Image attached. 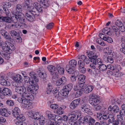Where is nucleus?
I'll return each instance as SVG.
<instances>
[{
  "label": "nucleus",
  "instance_id": "6e6d98bb",
  "mask_svg": "<svg viewBox=\"0 0 125 125\" xmlns=\"http://www.w3.org/2000/svg\"><path fill=\"white\" fill-rule=\"evenodd\" d=\"M88 122L89 121V125H93L95 122V120L93 119L90 116V118L88 119Z\"/></svg>",
  "mask_w": 125,
  "mask_h": 125
},
{
  "label": "nucleus",
  "instance_id": "412c9836",
  "mask_svg": "<svg viewBox=\"0 0 125 125\" xmlns=\"http://www.w3.org/2000/svg\"><path fill=\"white\" fill-rule=\"evenodd\" d=\"M80 101V98L74 100L71 103L70 105V108L72 109H74L79 105Z\"/></svg>",
  "mask_w": 125,
  "mask_h": 125
},
{
  "label": "nucleus",
  "instance_id": "20e7f679",
  "mask_svg": "<svg viewBox=\"0 0 125 125\" xmlns=\"http://www.w3.org/2000/svg\"><path fill=\"white\" fill-rule=\"evenodd\" d=\"M16 12L14 14L15 17L13 18L15 19L14 20V22H16V20L22 21L24 19L23 17L24 16L23 14L22 13V6L19 4L16 5Z\"/></svg>",
  "mask_w": 125,
  "mask_h": 125
},
{
  "label": "nucleus",
  "instance_id": "bb28decb",
  "mask_svg": "<svg viewBox=\"0 0 125 125\" xmlns=\"http://www.w3.org/2000/svg\"><path fill=\"white\" fill-rule=\"evenodd\" d=\"M103 35V34L100 33L99 34V35L100 38H102V35ZM102 37V39L103 40L107 41L109 43H111L113 42L112 39L109 37L105 36H103Z\"/></svg>",
  "mask_w": 125,
  "mask_h": 125
},
{
  "label": "nucleus",
  "instance_id": "37998d69",
  "mask_svg": "<svg viewBox=\"0 0 125 125\" xmlns=\"http://www.w3.org/2000/svg\"><path fill=\"white\" fill-rule=\"evenodd\" d=\"M54 121L55 122V123H61L62 122V119L60 116L58 115H56Z\"/></svg>",
  "mask_w": 125,
  "mask_h": 125
},
{
  "label": "nucleus",
  "instance_id": "f704fd0d",
  "mask_svg": "<svg viewBox=\"0 0 125 125\" xmlns=\"http://www.w3.org/2000/svg\"><path fill=\"white\" fill-rule=\"evenodd\" d=\"M48 112L47 115L48 118L47 120H54L56 115L50 111H49Z\"/></svg>",
  "mask_w": 125,
  "mask_h": 125
},
{
  "label": "nucleus",
  "instance_id": "c9c22d12",
  "mask_svg": "<svg viewBox=\"0 0 125 125\" xmlns=\"http://www.w3.org/2000/svg\"><path fill=\"white\" fill-rule=\"evenodd\" d=\"M102 32L109 35H111L112 34V32L110 31V29L107 27H105L102 30Z\"/></svg>",
  "mask_w": 125,
  "mask_h": 125
},
{
  "label": "nucleus",
  "instance_id": "4468645a",
  "mask_svg": "<svg viewBox=\"0 0 125 125\" xmlns=\"http://www.w3.org/2000/svg\"><path fill=\"white\" fill-rule=\"evenodd\" d=\"M30 6L33 7L34 8V11H36L37 10L38 12L42 11V5H40L38 2H35L32 4L31 1V4L30 5Z\"/></svg>",
  "mask_w": 125,
  "mask_h": 125
},
{
  "label": "nucleus",
  "instance_id": "bf43d9fd",
  "mask_svg": "<svg viewBox=\"0 0 125 125\" xmlns=\"http://www.w3.org/2000/svg\"><path fill=\"white\" fill-rule=\"evenodd\" d=\"M35 74V73H34V72H31L30 73V76L31 77V78H29L31 79V80H33L35 81L37 83V82H36V81H35L33 79V78L34 79H35L36 78V77L35 76H34Z\"/></svg>",
  "mask_w": 125,
  "mask_h": 125
},
{
  "label": "nucleus",
  "instance_id": "f8f14e48",
  "mask_svg": "<svg viewBox=\"0 0 125 125\" xmlns=\"http://www.w3.org/2000/svg\"><path fill=\"white\" fill-rule=\"evenodd\" d=\"M81 110L83 112L87 113L89 115H91L92 114L91 111V108L88 104H84L82 105L81 107Z\"/></svg>",
  "mask_w": 125,
  "mask_h": 125
},
{
  "label": "nucleus",
  "instance_id": "2f4dec72",
  "mask_svg": "<svg viewBox=\"0 0 125 125\" xmlns=\"http://www.w3.org/2000/svg\"><path fill=\"white\" fill-rule=\"evenodd\" d=\"M95 51H91L88 54V57L91 60L95 59L97 57V56L96 55Z\"/></svg>",
  "mask_w": 125,
  "mask_h": 125
},
{
  "label": "nucleus",
  "instance_id": "9b49d317",
  "mask_svg": "<svg viewBox=\"0 0 125 125\" xmlns=\"http://www.w3.org/2000/svg\"><path fill=\"white\" fill-rule=\"evenodd\" d=\"M73 89L74 90L77 91L75 95V97H80L83 93V87H80L78 84L74 86Z\"/></svg>",
  "mask_w": 125,
  "mask_h": 125
},
{
  "label": "nucleus",
  "instance_id": "69168bd1",
  "mask_svg": "<svg viewBox=\"0 0 125 125\" xmlns=\"http://www.w3.org/2000/svg\"><path fill=\"white\" fill-rule=\"evenodd\" d=\"M34 112L32 110H29L27 112V114L29 117L32 118Z\"/></svg>",
  "mask_w": 125,
  "mask_h": 125
},
{
  "label": "nucleus",
  "instance_id": "a19ab883",
  "mask_svg": "<svg viewBox=\"0 0 125 125\" xmlns=\"http://www.w3.org/2000/svg\"><path fill=\"white\" fill-rule=\"evenodd\" d=\"M120 70H119L118 71H116L115 72H113L114 75L117 77L122 76L123 75V74L120 71Z\"/></svg>",
  "mask_w": 125,
  "mask_h": 125
},
{
  "label": "nucleus",
  "instance_id": "052dcab7",
  "mask_svg": "<svg viewBox=\"0 0 125 125\" xmlns=\"http://www.w3.org/2000/svg\"><path fill=\"white\" fill-rule=\"evenodd\" d=\"M112 110L114 112L117 113L119 111V108L117 105L114 106L112 108Z\"/></svg>",
  "mask_w": 125,
  "mask_h": 125
},
{
  "label": "nucleus",
  "instance_id": "6e6552de",
  "mask_svg": "<svg viewBox=\"0 0 125 125\" xmlns=\"http://www.w3.org/2000/svg\"><path fill=\"white\" fill-rule=\"evenodd\" d=\"M81 113L78 111H73L71 114V116L69 120L70 124L71 125L75 124L76 122V120L78 118L81 116Z\"/></svg>",
  "mask_w": 125,
  "mask_h": 125
},
{
  "label": "nucleus",
  "instance_id": "8fccbe9b",
  "mask_svg": "<svg viewBox=\"0 0 125 125\" xmlns=\"http://www.w3.org/2000/svg\"><path fill=\"white\" fill-rule=\"evenodd\" d=\"M99 68L98 69H99L101 71H105L107 68V66L104 64H102L100 65H99Z\"/></svg>",
  "mask_w": 125,
  "mask_h": 125
},
{
  "label": "nucleus",
  "instance_id": "f3484780",
  "mask_svg": "<svg viewBox=\"0 0 125 125\" xmlns=\"http://www.w3.org/2000/svg\"><path fill=\"white\" fill-rule=\"evenodd\" d=\"M86 77L83 74H80L79 75L78 77V85L80 86V87H83L84 85V81L86 79Z\"/></svg>",
  "mask_w": 125,
  "mask_h": 125
},
{
  "label": "nucleus",
  "instance_id": "6ab92c4d",
  "mask_svg": "<svg viewBox=\"0 0 125 125\" xmlns=\"http://www.w3.org/2000/svg\"><path fill=\"white\" fill-rule=\"evenodd\" d=\"M107 68L112 70L113 72H115L119 70H121L120 65L116 64L114 65H108L107 66Z\"/></svg>",
  "mask_w": 125,
  "mask_h": 125
},
{
  "label": "nucleus",
  "instance_id": "680f3d73",
  "mask_svg": "<svg viewBox=\"0 0 125 125\" xmlns=\"http://www.w3.org/2000/svg\"><path fill=\"white\" fill-rule=\"evenodd\" d=\"M38 75L42 79L45 78L46 77V75L45 73L44 74L42 72H40Z\"/></svg>",
  "mask_w": 125,
  "mask_h": 125
},
{
  "label": "nucleus",
  "instance_id": "a18cd8bd",
  "mask_svg": "<svg viewBox=\"0 0 125 125\" xmlns=\"http://www.w3.org/2000/svg\"><path fill=\"white\" fill-rule=\"evenodd\" d=\"M38 120H39V123L41 125H43L44 124L45 118L43 116H40Z\"/></svg>",
  "mask_w": 125,
  "mask_h": 125
},
{
  "label": "nucleus",
  "instance_id": "09e8293b",
  "mask_svg": "<svg viewBox=\"0 0 125 125\" xmlns=\"http://www.w3.org/2000/svg\"><path fill=\"white\" fill-rule=\"evenodd\" d=\"M108 118H109V119L108 120L109 124H110V123H112V122L114 123V115L112 114H110L108 116Z\"/></svg>",
  "mask_w": 125,
  "mask_h": 125
},
{
  "label": "nucleus",
  "instance_id": "774afa93",
  "mask_svg": "<svg viewBox=\"0 0 125 125\" xmlns=\"http://www.w3.org/2000/svg\"><path fill=\"white\" fill-rule=\"evenodd\" d=\"M10 33L12 36H16L17 35L18 33L14 31H11L10 32Z\"/></svg>",
  "mask_w": 125,
  "mask_h": 125
},
{
  "label": "nucleus",
  "instance_id": "3c124183",
  "mask_svg": "<svg viewBox=\"0 0 125 125\" xmlns=\"http://www.w3.org/2000/svg\"><path fill=\"white\" fill-rule=\"evenodd\" d=\"M73 84L71 83H69L67 85L65 86L64 87V88L66 89L69 91H70L73 87Z\"/></svg>",
  "mask_w": 125,
  "mask_h": 125
},
{
  "label": "nucleus",
  "instance_id": "7c9ffc66",
  "mask_svg": "<svg viewBox=\"0 0 125 125\" xmlns=\"http://www.w3.org/2000/svg\"><path fill=\"white\" fill-rule=\"evenodd\" d=\"M90 118V116L89 115H87L84 117H81L79 120V122L83 124L86 123L88 122V119Z\"/></svg>",
  "mask_w": 125,
  "mask_h": 125
},
{
  "label": "nucleus",
  "instance_id": "ea45409f",
  "mask_svg": "<svg viewBox=\"0 0 125 125\" xmlns=\"http://www.w3.org/2000/svg\"><path fill=\"white\" fill-rule=\"evenodd\" d=\"M53 93L54 96L55 98H60V95L58 89L56 88L54 89L53 90Z\"/></svg>",
  "mask_w": 125,
  "mask_h": 125
},
{
  "label": "nucleus",
  "instance_id": "393cba45",
  "mask_svg": "<svg viewBox=\"0 0 125 125\" xmlns=\"http://www.w3.org/2000/svg\"><path fill=\"white\" fill-rule=\"evenodd\" d=\"M66 81V79L64 77H62L61 79L56 81L55 84L57 86H60L64 84Z\"/></svg>",
  "mask_w": 125,
  "mask_h": 125
},
{
  "label": "nucleus",
  "instance_id": "58836bf2",
  "mask_svg": "<svg viewBox=\"0 0 125 125\" xmlns=\"http://www.w3.org/2000/svg\"><path fill=\"white\" fill-rule=\"evenodd\" d=\"M69 92V91L63 87V89L61 90L60 94L62 95L65 96L68 95Z\"/></svg>",
  "mask_w": 125,
  "mask_h": 125
},
{
  "label": "nucleus",
  "instance_id": "de8ad7c7",
  "mask_svg": "<svg viewBox=\"0 0 125 125\" xmlns=\"http://www.w3.org/2000/svg\"><path fill=\"white\" fill-rule=\"evenodd\" d=\"M57 71L58 73L60 74H63L64 72V69L63 68L59 66H57Z\"/></svg>",
  "mask_w": 125,
  "mask_h": 125
},
{
  "label": "nucleus",
  "instance_id": "b1692460",
  "mask_svg": "<svg viewBox=\"0 0 125 125\" xmlns=\"http://www.w3.org/2000/svg\"><path fill=\"white\" fill-rule=\"evenodd\" d=\"M10 114V112L8 111L5 108L0 109V115L5 117L9 116Z\"/></svg>",
  "mask_w": 125,
  "mask_h": 125
},
{
  "label": "nucleus",
  "instance_id": "473e14b6",
  "mask_svg": "<svg viewBox=\"0 0 125 125\" xmlns=\"http://www.w3.org/2000/svg\"><path fill=\"white\" fill-rule=\"evenodd\" d=\"M53 87L50 83H48L46 91V93L48 95H50L52 92Z\"/></svg>",
  "mask_w": 125,
  "mask_h": 125
},
{
  "label": "nucleus",
  "instance_id": "0e129e2a",
  "mask_svg": "<svg viewBox=\"0 0 125 125\" xmlns=\"http://www.w3.org/2000/svg\"><path fill=\"white\" fill-rule=\"evenodd\" d=\"M122 48L120 49V51L123 53L125 54V44L123 43L121 44Z\"/></svg>",
  "mask_w": 125,
  "mask_h": 125
},
{
  "label": "nucleus",
  "instance_id": "72a5a7b5",
  "mask_svg": "<svg viewBox=\"0 0 125 125\" xmlns=\"http://www.w3.org/2000/svg\"><path fill=\"white\" fill-rule=\"evenodd\" d=\"M112 29L116 35L117 36H119L120 34V30L118 27L116 26H113L112 27Z\"/></svg>",
  "mask_w": 125,
  "mask_h": 125
},
{
  "label": "nucleus",
  "instance_id": "dca6fc26",
  "mask_svg": "<svg viewBox=\"0 0 125 125\" xmlns=\"http://www.w3.org/2000/svg\"><path fill=\"white\" fill-rule=\"evenodd\" d=\"M21 73L25 77L24 81L25 83H28L29 85H33L35 83H37L35 81L31 80V79L29 78V77L26 76L27 74L25 72L23 71L21 72Z\"/></svg>",
  "mask_w": 125,
  "mask_h": 125
},
{
  "label": "nucleus",
  "instance_id": "79ce46f5",
  "mask_svg": "<svg viewBox=\"0 0 125 125\" xmlns=\"http://www.w3.org/2000/svg\"><path fill=\"white\" fill-rule=\"evenodd\" d=\"M21 76L19 74H17L15 76L13 77V80L17 82H21Z\"/></svg>",
  "mask_w": 125,
  "mask_h": 125
},
{
  "label": "nucleus",
  "instance_id": "603ef678",
  "mask_svg": "<svg viewBox=\"0 0 125 125\" xmlns=\"http://www.w3.org/2000/svg\"><path fill=\"white\" fill-rule=\"evenodd\" d=\"M56 113L58 115H62L63 114V111L62 109V107H59L56 109Z\"/></svg>",
  "mask_w": 125,
  "mask_h": 125
},
{
  "label": "nucleus",
  "instance_id": "2eb2a0df",
  "mask_svg": "<svg viewBox=\"0 0 125 125\" xmlns=\"http://www.w3.org/2000/svg\"><path fill=\"white\" fill-rule=\"evenodd\" d=\"M124 121L122 116L120 115H117L116 120L113 123V125H124Z\"/></svg>",
  "mask_w": 125,
  "mask_h": 125
},
{
  "label": "nucleus",
  "instance_id": "f257e3e1",
  "mask_svg": "<svg viewBox=\"0 0 125 125\" xmlns=\"http://www.w3.org/2000/svg\"><path fill=\"white\" fill-rule=\"evenodd\" d=\"M38 89L37 83H35L33 85H29L27 89V92L23 96L18 97L17 101L21 104L22 107L27 109L31 108L32 103L31 101L34 99V95L36 94V91Z\"/></svg>",
  "mask_w": 125,
  "mask_h": 125
},
{
  "label": "nucleus",
  "instance_id": "7ed1b4c3",
  "mask_svg": "<svg viewBox=\"0 0 125 125\" xmlns=\"http://www.w3.org/2000/svg\"><path fill=\"white\" fill-rule=\"evenodd\" d=\"M3 50L6 52H8V53L4 54L3 57L6 59L8 60L10 58V55L9 53L12 52V50L15 49V47L14 45L9 42H6L5 44V46H3Z\"/></svg>",
  "mask_w": 125,
  "mask_h": 125
},
{
  "label": "nucleus",
  "instance_id": "f03ea898",
  "mask_svg": "<svg viewBox=\"0 0 125 125\" xmlns=\"http://www.w3.org/2000/svg\"><path fill=\"white\" fill-rule=\"evenodd\" d=\"M24 3L27 6V11L26 12L25 17L26 19L30 22H32L34 20L35 17L38 16L39 12L37 10L34 11V8L30 6L31 4V0H24Z\"/></svg>",
  "mask_w": 125,
  "mask_h": 125
},
{
  "label": "nucleus",
  "instance_id": "c85d7f7f",
  "mask_svg": "<svg viewBox=\"0 0 125 125\" xmlns=\"http://www.w3.org/2000/svg\"><path fill=\"white\" fill-rule=\"evenodd\" d=\"M47 68L51 74H53L55 73V74H56L57 73L56 72V69L55 66L52 65H50L47 66Z\"/></svg>",
  "mask_w": 125,
  "mask_h": 125
},
{
  "label": "nucleus",
  "instance_id": "c03bdc74",
  "mask_svg": "<svg viewBox=\"0 0 125 125\" xmlns=\"http://www.w3.org/2000/svg\"><path fill=\"white\" fill-rule=\"evenodd\" d=\"M45 125H60L58 123L54 122L50 120H47L45 123Z\"/></svg>",
  "mask_w": 125,
  "mask_h": 125
},
{
  "label": "nucleus",
  "instance_id": "4d7b16f0",
  "mask_svg": "<svg viewBox=\"0 0 125 125\" xmlns=\"http://www.w3.org/2000/svg\"><path fill=\"white\" fill-rule=\"evenodd\" d=\"M15 40L16 42L18 43H20L22 42V39L20 35L16 37Z\"/></svg>",
  "mask_w": 125,
  "mask_h": 125
},
{
  "label": "nucleus",
  "instance_id": "ddd939ff",
  "mask_svg": "<svg viewBox=\"0 0 125 125\" xmlns=\"http://www.w3.org/2000/svg\"><path fill=\"white\" fill-rule=\"evenodd\" d=\"M15 91L21 95L20 96H23L26 92V89L24 86H20L16 87L15 88Z\"/></svg>",
  "mask_w": 125,
  "mask_h": 125
},
{
  "label": "nucleus",
  "instance_id": "e433bc0d",
  "mask_svg": "<svg viewBox=\"0 0 125 125\" xmlns=\"http://www.w3.org/2000/svg\"><path fill=\"white\" fill-rule=\"evenodd\" d=\"M3 94L4 95H10L12 94V92L9 89L5 88L3 89Z\"/></svg>",
  "mask_w": 125,
  "mask_h": 125
},
{
  "label": "nucleus",
  "instance_id": "864d4df0",
  "mask_svg": "<svg viewBox=\"0 0 125 125\" xmlns=\"http://www.w3.org/2000/svg\"><path fill=\"white\" fill-rule=\"evenodd\" d=\"M84 62L82 60H80L78 62V65L79 68L84 67Z\"/></svg>",
  "mask_w": 125,
  "mask_h": 125
},
{
  "label": "nucleus",
  "instance_id": "cd10ccee",
  "mask_svg": "<svg viewBox=\"0 0 125 125\" xmlns=\"http://www.w3.org/2000/svg\"><path fill=\"white\" fill-rule=\"evenodd\" d=\"M41 4L43 8H45L49 6L48 0H37Z\"/></svg>",
  "mask_w": 125,
  "mask_h": 125
},
{
  "label": "nucleus",
  "instance_id": "a211bd4d",
  "mask_svg": "<svg viewBox=\"0 0 125 125\" xmlns=\"http://www.w3.org/2000/svg\"><path fill=\"white\" fill-rule=\"evenodd\" d=\"M91 62L90 66L91 68L94 69L96 73H98L99 72V70H98L99 66L97 64L95 59L91 60Z\"/></svg>",
  "mask_w": 125,
  "mask_h": 125
},
{
  "label": "nucleus",
  "instance_id": "e2e57ef3",
  "mask_svg": "<svg viewBox=\"0 0 125 125\" xmlns=\"http://www.w3.org/2000/svg\"><path fill=\"white\" fill-rule=\"evenodd\" d=\"M97 64L98 65H100L103 64V61L100 58H98L96 60Z\"/></svg>",
  "mask_w": 125,
  "mask_h": 125
},
{
  "label": "nucleus",
  "instance_id": "aec40b11",
  "mask_svg": "<svg viewBox=\"0 0 125 125\" xmlns=\"http://www.w3.org/2000/svg\"><path fill=\"white\" fill-rule=\"evenodd\" d=\"M15 17V15L13 16L12 18L8 17L2 16L1 22L4 21L6 22L12 23H13V24H14V22L13 21L14 19L13 17Z\"/></svg>",
  "mask_w": 125,
  "mask_h": 125
},
{
  "label": "nucleus",
  "instance_id": "5fc2aeb1",
  "mask_svg": "<svg viewBox=\"0 0 125 125\" xmlns=\"http://www.w3.org/2000/svg\"><path fill=\"white\" fill-rule=\"evenodd\" d=\"M50 107L53 110H56L58 107V105L57 104H52L50 105Z\"/></svg>",
  "mask_w": 125,
  "mask_h": 125
},
{
  "label": "nucleus",
  "instance_id": "0eeeda50",
  "mask_svg": "<svg viewBox=\"0 0 125 125\" xmlns=\"http://www.w3.org/2000/svg\"><path fill=\"white\" fill-rule=\"evenodd\" d=\"M12 114L17 119L20 120H25V117L22 114H21L20 110L17 107H15L12 111Z\"/></svg>",
  "mask_w": 125,
  "mask_h": 125
},
{
  "label": "nucleus",
  "instance_id": "39448f33",
  "mask_svg": "<svg viewBox=\"0 0 125 125\" xmlns=\"http://www.w3.org/2000/svg\"><path fill=\"white\" fill-rule=\"evenodd\" d=\"M104 55L106 57L105 58V62L107 63H113L114 61L112 58L113 53L112 50L108 48L104 49Z\"/></svg>",
  "mask_w": 125,
  "mask_h": 125
},
{
  "label": "nucleus",
  "instance_id": "4c0bfd02",
  "mask_svg": "<svg viewBox=\"0 0 125 125\" xmlns=\"http://www.w3.org/2000/svg\"><path fill=\"white\" fill-rule=\"evenodd\" d=\"M2 9L3 10L5 8H9L11 6V4L9 2H5L2 3Z\"/></svg>",
  "mask_w": 125,
  "mask_h": 125
},
{
  "label": "nucleus",
  "instance_id": "49530a36",
  "mask_svg": "<svg viewBox=\"0 0 125 125\" xmlns=\"http://www.w3.org/2000/svg\"><path fill=\"white\" fill-rule=\"evenodd\" d=\"M40 116V115L39 112H35L34 111L32 117V118L38 120Z\"/></svg>",
  "mask_w": 125,
  "mask_h": 125
},
{
  "label": "nucleus",
  "instance_id": "338daca9",
  "mask_svg": "<svg viewBox=\"0 0 125 125\" xmlns=\"http://www.w3.org/2000/svg\"><path fill=\"white\" fill-rule=\"evenodd\" d=\"M6 104L8 105L12 106L14 104V102L11 100H8L6 102Z\"/></svg>",
  "mask_w": 125,
  "mask_h": 125
},
{
  "label": "nucleus",
  "instance_id": "4be33fe9",
  "mask_svg": "<svg viewBox=\"0 0 125 125\" xmlns=\"http://www.w3.org/2000/svg\"><path fill=\"white\" fill-rule=\"evenodd\" d=\"M94 88L93 86L88 85L83 87V91L84 93L86 94L89 93L91 92Z\"/></svg>",
  "mask_w": 125,
  "mask_h": 125
},
{
  "label": "nucleus",
  "instance_id": "423d86ee",
  "mask_svg": "<svg viewBox=\"0 0 125 125\" xmlns=\"http://www.w3.org/2000/svg\"><path fill=\"white\" fill-rule=\"evenodd\" d=\"M77 65L76 61L75 60H72L69 62V64L66 65V70L69 73L73 74L75 72Z\"/></svg>",
  "mask_w": 125,
  "mask_h": 125
},
{
  "label": "nucleus",
  "instance_id": "c756f323",
  "mask_svg": "<svg viewBox=\"0 0 125 125\" xmlns=\"http://www.w3.org/2000/svg\"><path fill=\"white\" fill-rule=\"evenodd\" d=\"M78 57L79 59L82 60L83 61L86 63V64H89L90 62V61L89 59L87 58L86 56L84 55L81 56L79 55L78 56Z\"/></svg>",
  "mask_w": 125,
  "mask_h": 125
},
{
  "label": "nucleus",
  "instance_id": "1a4fd4ad",
  "mask_svg": "<svg viewBox=\"0 0 125 125\" xmlns=\"http://www.w3.org/2000/svg\"><path fill=\"white\" fill-rule=\"evenodd\" d=\"M89 98L90 100H91L90 103L93 106L97 105L99 104L100 99L97 96L92 94L89 95Z\"/></svg>",
  "mask_w": 125,
  "mask_h": 125
},
{
  "label": "nucleus",
  "instance_id": "13d9d810",
  "mask_svg": "<svg viewBox=\"0 0 125 125\" xmlns=\"http://www.w3.org/2000/svg\"><path fill=\"white\" fill-rule=\"evenodd\" d=\"M6 120L5 118L2 116H0V124H2L6 122Z\"/></svg>",
  "mask_w": 125,
  "mask_h": 125
},
{
  "label": "nucleus",
  "instance_id": "9d476101",
  "mask_svg": "<svg viewBox=\"0 0 125 125\" xmlns=\"http://www.w3.org/2000/svg\"><path fill=\"white\" fill-rule=\"evenodd\" d=\"M24 20L21 21L20 20H16V22H14V20L13 21L14 22L15 24H12L11 26L12 27L15 26L16 28H26L27 27V25L25 23H23L24 22L25 19L24 16L23 17ZM15 19H14V20Z\"/></svg>",
  "mask_w": 125,
  "mask_h": 125
},
{
  "label": "nucleus",
  "instance_id": "5701e85b",
  "mask_svg": "<svg viewBox=\"0 0 125 125\" xmlns=\"http://www.w3.org/2000/svg\"><path fill=\"white\" fill-rule=\"evenodd\" d=\"M115 25L117 27H118L120 31L123 32L125 31V28L122 22L119 20H117L115 22Z\"/></svg>",
  "mask_w": 125,
  "mask_h": 125
},
{
  "label": "nucleus",
  "instance_id": "a878e982",
  "mask_svg": "<svg viewBox=\"0 0 125 125\" xmlns=\"http://www.w3.org/2000/svg\"><path fill=\"white\" fill-rule=\"evenodd\" d=\"M1 78V79H0V83L1 84L4 86H9L10 85V82L9 81L8 79L5 78Z\"/></svg>",
  "mask_w": 125,
  "mask_h": 125
}]
</instances>
